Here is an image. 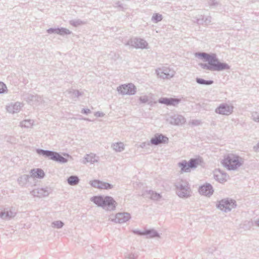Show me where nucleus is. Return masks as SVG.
<instances>
[{
    "label": "nucleus",
    "instance_id": "obj_1",
    "mask_svg": "<svg viewBox=\"0 0 259 259\" xmlns=\"http://www.w3.org/2000/svg\"><path fill=\"white\" fill-rule=\"evenodd\" d=\"M90 200L98 207L108 211L115 210L117 204L114 199L109 196H94L91 198Z\"/></svg>",
    "mask_w": 259,
    "mask_h": 259
},
{
    "label": "nucleus",
    "instance_id": "obj_2",
    "mask_svg": "<svg viewBox=\"0 0 259 259\" xmlns=\"http://www.w3.org/2000/svg\"><path fill=\"white\" fill-rule=\"evenodd\" d=\"M204 61L208 63V65H203V68L209 70L221 71L229 68V66L224 63L220 62L215 57L214 55H209L205 53H201L198 55Z\"/></svg>",
    "mask_w": 259,
    "mask_h": 259
},
{
    "label": "nucleus",
    "instance_id": "obj_3",
    "mask_svg": "<svg viewBox=\"0 0 259 259\" xmlns=\"http://www.w3.org/2000/svg\"><path fill=\"white\" fill-rule=\"evenodd\" d=\"M244 159L240 156L229 154L224 157L222 161L223 165L229 170H234L243 164Z\"/></svg>",
    "mask_w": 259,
    "mask_h": 259
},
{
    "label": "nucleus",
    "instance_id": "obj_4",
    "mask_svg": "<svg viewBox=\"0 0 259 259\" xmlns=\"http://www.w3.org/2000/svg\"><path fill=\"white\" fill-rule=\"evenodd\" d=\"M36 152L38 155L60 163H65L68 161L67 158L57 152L41 149H37Z\"/></svg>",
    "mask_w": 259,
    "mask_h": 259
},
{
    "label": "nucleus",
    "instance_id": "obj_5",
    "mask_svg": "<svg viewBox=\"0 0 259 259\" xmlns=\"http://www.w3.org/2000/svg\"><path fill=\"white\" fill-rule=\"evenodd\" d=\"M237 206L236 201L231 198H226L218 201L216 204L217 208L224 212L227 213Z\"/></svg>",
    "mask_w": 259,
    "mask_h": 259
},
{
    "label": "nucleus",
    "instance_id": "obj_6",
    "mask_svg": "<svg viewBox=\"0 0 259 259\" xmlns=\"http://www.w3.org/2000/svg\"><path fill=\"white\" fill-rule=\"evenodd\" d=\"M176 193L181 198H188L190 196V190L189 184L186 181L180 180L176 184Z\"/></svg>",
    "mask_w": 259,
    "mask_h": 259
},
{
    "label": "nucleus",
    "instance_id": "obj_7",
    "mask_svg": "<svg viewBox=\"0 0 259 259\" xmlns=\"http://www.w3.org/2000/svg\"><path fill=\"white\" fill-rule=\"evenodd\" d=\"M117 91L122 95H134L136 92V88L132 83L125 84L118 87Z\"/></svg>",
    "mask_w": 259,
    "mask_h": 259
},
{
    "label": "nucleus",
    "instance_id": "obj_8",
    "mask_svg": "<svg viewBox=\"0 0 259 259\" xmlns=\"http://www.w3.org/2000/svg\"><path fill=\"white\" fill-rule=\"evenodd\" d=\"M51 192V188L46 187L33 189L30 192V194L34 197L42 198L48 196Z\"/></svg>",
    "mask_w": 259,
    "mask_h": 259
},
{
    "label": "nucleus",
    "instance_id": "obj_9",
    "mask_svg": "<svg viewBox=\"0 0 259 259\" xmlns=\"http://www.w3.org/2000/svg\"><path fill=\"white\" fill-rule=\"evenodd\" d=\"M168 142V138L162 134L157 133L150 140V144L154 145H158L161 144H166Z\"/></svg>",
    "mask_w": 259,
    "mask_h": 259
},
{
    "label": "nucleus",
    "instance_id": "obj_10",
    "mask_svg": "<svg viewBox=\"0 0 259 259\" xmlns=\"http://www.w3.org/2000/svg\"><path fill=\"white\" fill-rule=\"evenodd\" d=\"M198 191L201 195L210 197L213 194L214 190L211 184L206 183L199 187Z\"/></svg>",
    "mask_w": 259,
    "mask_h": 259
},
{
    "label": "nucleus",
    "instance_id": "obj_11",
    "mask_svg": "<svg viewBox=\"0 0 259 259\" xmlns=\"http://www.w3.org/2000/svg\"><path fill=\"white\" fill-rule=\"evenodd\" d=\"M90 184L92 187L100 189L109 190L113 188V186L111 184L97 180L91 181Z\"/></svg>",
    "mask_w": 259,
    "mask_h": 259
},
{
    "label": "nucleus",
    "instance_id": "obj_12",
    "mask_svg": "<svg viewBox=\"0 0 259 259\" xmlns=\"http://www.w3.org/2000/svg\"><path fill=\"white\" fill-rule=\"evenodd\" d=\"M131 218L128 212H118L115 215L114 219L112 220L116 223L122 224L126 222Z\"/></svg>",
    "mask_w": 259,
    "mask_h": 259
},
{
    "label": "nucleus",
    "instance_id": "obj_13",
    "mask_svg": "<svg viewBox=\"0 0 259 259\" xmlns=\"http://www.w3.org/2000/svg\"><path fill=\"white\" fill-rule=\"evenodd\" d=\"M171 124H182L185 122V118L181 114H174L167 119Z\"/></svg>",
    "mask_w": 259,
    "mask_h": 259
},
{
    "label": "nucleus",
    "instance_id": "obj_14",
    "mask_svg": "<svg viewBox=\"0 0 259 259\" xmlns=\"http://www.w3.org/2000/svg\"><path fill=\"white\" fill-rule=\"evenodd\" d=\"M16 214V211L14 209L11 208H5L2 214H1V218L5 220H10L14 218Z\"/></svg>",
    "mask_w": 259,
    "mask_h": 259
},
{
    "label": "nucleus",
    "instance_id": "obj_15",
    "mask_svg": "<svg viewBox=\"0 0 259 259\" xmlns=\"http://www.w3.org/2000/svg\"><path fill=\"white\" fill-rule=\"evenodd\" d=\"M99 159V158L98 156H97L96 154L91 153L85 155L82 160V163L84 164H86L88 162L90 163H94L98 162Z\"/></svg>",
    "mask_w": 259,
    "mask_h": 259
},
{
    "label": "nucleus",
    "instance_id": "obj_16",
    "mask_svg": "<svg viewBox=\"0 0 259 259\" xmlns=\"http://www.w3.org/2000/svg\"><path fill=\"white\" fill-rule=\"evenodd\" d=\"M30 177L31 179L36 178L38 179H42L45 176L44 170L40 168H34L30 171Z\"/></svg>",
    "mask_w": 259,
    "mask_h": 259
},
{
    "label": "nucleus",
    "instance_id": "obj_17",
    "mask_svg": "<svg viewBox=\"0 0 259 259\" xmlns=\"http://www.w3.org/2000/svg\"><path fill=\"white\" fill-rule=\"evenodd\" d=\"M158 75L162 78H169L174 75V72L172 70L166 68L163 71L160 69L158 71Z\"/></svg>",
    "mask_w": 259,
    "mask_h": 259
},
{
    "label": "nucleus",
    "instance_id": "obj_18",
    "mask_svg": "<svg viewBox=\"0 0 259 259\" xmlns=\"http://www.w3.org/2000/svg\"><path fill=\"white\" fill-rule=\"evenodd\" d=\"M147 238H160L159 233L153 229H146L144 231Z\"/></svg>",
    "mask_w": 259,
    "mask_h": 259
},
{
    "label": "nucleus",
    "instance_id": "obj_19",
    "mask_svg": "<svg viewBox=\"0 0 259 259\" xmlns=\"http://www.w3.org/2000/svg\"><path fill=\"white\" fill-rule=\"evenodd\" d=\"M160 102L166 105L176 106L180 102V100L176 98H164L161 99Z\"/></svg>",
    "mask_w": 259,
    "mask_h": 259
},
{
    "label": "nucleus",
    "instance_id": "obj_20",
    "mask_svg": "<svg viewBox=\"0 0 259 259\" xmlns=\"http://www.w3.org/2000/svg\"><path fill=\"white\" fill-rule=\"evenodd\" d=\"M31 177L28 175H23L19 177L17 179V182L21 186H25L31 180Z\"/></svg>",
    "mask_w": 259,
    "mask_h": 259
},
{
    "label": "nucleus",
    "instance_id": "obj_21",
    "mask_svg": "<svg viewBox=\"0 0 259 259\" xmlns=\"http://www.w3.org/2000/svg\"><path fill=\"white\" fill-rule=\"evenodd\" d=\"M145 195L153 200H159L161 198V195L160 194L152 190L147 191Z\"/></svg>",
    "mask_w": 259,
    "mask_h": 259
},
{
    "label": "nucleus",
    "instance_id": "obj_22",
    "mask_svg": "<svg viewBox=\"0 0 259 259\" xmlns=\"http://www.w3.org/2000/svg\"><path fill=\"white\" fill-rule=\"evenodd\" d=\"M79 180L78 177L75 175L71 176L67 179L68 184L70 186L77 185L79 183Z\"/></svg>",
    "mask_w": 259,
    "mask_h": 259
},
{
    "label": "nucleus",
    "instance_id": "obj_23",
    "mask_svg": "<svg viewBox=\"0 0 259 259\" xmlns=\"http://www.w3.org/2000/svg\"><path fill=\"white\" fill-rule=\"evenodd\" d=\"M178 165L181 167L182 172H188L190 170V167L189 163L186 160H183L179 162Z\"/></svg>",
    "mask_w": 259,
    "mask_h": 259
},
{
    "label": "nucleus",
    "instance_id": "obj_24",
    "mask_svg": "<svg viewBox=\"0 0 259 259\" xmlns=\"http://www.w3.org/2000/svg\"><path fill=\"white\" fill-rule=\"evenodd\" d=\"M111 147L114 150L117 152H120L124 149V145L122 142L113 143L111 145Z\"/></svg>",
    "mask_w": 259,
    "mask_h": 259
},
{
    "label": "nucleus",
    "instance_id": "obj_25",
    "mask_svg": "<svg viewBox=\"0 0 259 259\" xmlns=\"http://www.w3.org/2000/svg\"><path fill=\"white\" fill-rule=\"evenodd\" d=\"M219 173H215L213 175L214 179L218 182L223 183L227 181L226 179V175L224 174L219 170Z\"/></svg>",
    "mask_w": 259,
    "mask_h": 259
},
{
    "label": "nucleus",
    "instance_id": "obj_26",
    "mask_svg": "<svg viewBox=\"0 0 259 259\" xmlns=\"http://www.w3.org/2000/svg\"><path fill=\"white\" fill-rule=\"evenodd\" d=\"M33 120L30 119L24 120L20 122V126L24 127H30L33 124Z\"/></svg>",
    "mask_w": 259,
    "mask_h": 259
},
{
    "label": "nucleus",
    "instance_id": "obj_27",
    "mask_svg": "<svg viewBox=\"0 0 259 259\" xmlns=\"http://www.w3.org/2000/svg\"><path fill=\"white\" fill-rule=\"evenodd\" d=\"M188 163L190 168H196L198 164V159L197 158H191L189 160Z\"/></svg>",
    "mask_w": 259,
    "mask_h": 259
},
{
    "label": "nucleus",
    "instance_id": "obj_28",
    "mask_svg": "<svg viewBox=\"0 0 259 259\" xmlns=\"http://www.w3.org/2000/svg\"><path fill=\"white\" fill-rule=\"evenodd\" d=\"M64 225V223L61 221H56L52 223L53 228L60 229Z\"/></svg>",
    "mask_w": 259,
    "mask_h": 259
},
{
    "label": "nucleus",
    "instance_id": "obj_29",
    "mask_svg": "<svg viewBox=\"0 0 259 259\" xmlns=\"http://www.w3.org/2000/svg\"><path fill=\"white\" fill-rule=\"evenodd\" d=\"M138 254L136 253H130L124 254L125 259H137Z\"/></svg>",
    "mask_w": 259,
    "mask_h": 259
},
{
    "label": "nucleus",
    "instance_id": "obj_30",
    "mask_svg": "<svg viewBox=\"0 0 259 259\" xmlns=\"http://www.w3.org/2000/svg\"><path fill=\"white\" fill-rule=\"evenodd\" d=\"M231 108H230L229 106L222 105V106H220V107L218 108V110L220 113L221 112H225L226 111L229 112V111H230V109Z\"/></svg>",
    "mask_w": 259,
    "mask_h": 259
},
{
    "label": "nucleus",
    "instance_id": "obj_31",
    "mask_svg": "<svg viewBox=\"0 0 259 259\" xmlns=\"http://www.w3.org/2000/svg\"><path fill=\"white\" fill-rule=\"evenodd\" d=\"M196 81L198 83L202 84H210L212 83V81H206L201 78H197Z\"/></svg>",
    "mask_w": 259,
    "mask_h": 259
},
{
    "label": "nucleus",
    "instance_id": "obj_32",
    "mask_svg": "<svg viewBox=\"0 0 259 259\" xmlns=\"http://www.w3.org/2000/svg\"><path fill=\"white\" fill-rule=\"evenodd\" d=\"M190 123L192 125H194V126H197V125H199L201 124V120H198V119H195V120H192L191 122H190Z\"/></svg>",
    "mask_w": 259,
    "mask_h": 259
},
{
    "label": "nucleus",
    "instance_id": "obj_33",
    "mask_svg": "<svg viewBox=\"0 0 259 259\" xmlns=\"http://www.w3.org/2000/svg\"><path fill=\"white\" fill-rule=\"evenodd\" d=\"M6 89L7 87L6 85L4 83L0 82V93L5 92Z\"/></svg>",
    "mask_w": 259,
    "mask_h": 259
},
{
    "label": "nucleus",
    "instance_id": "obj_34",
    "mask_svg": "<svg viewBox=\"0 0 259 259\" xmlns=\"http://www.w3.org/2000/svg\"><path fill=\"white\" fill-rule=\"evenodd\" d=\"M132 232L135 234H137V235H140V236L145 235L144 231H141L139 230H133L132 231Z\"/></svg>",
    "mask_w": 259,
    "mask_h": 259
},
{
    "label": "nucleus",
    "instance_id": "obj_35",
    "mask_svg": "<svg viewBox=\"0 0 259 259\" xmlns=\"http://www.w3.org/2000/svg\"><path fill=\"white\" fill-rule=\"evenodd\" d=\"M153 18L156 21H159L161 20L162 19V16L160 15L156 14L153 16Z\"/></svg>",
    "mask_w": 259,
    "mask_h": 259
},
{
    "label": "nucleus",
    "instance_id": "obj_36",
    "mask_svg": "<svg viewBox=\"0 0 259 259\" xmlns=\"http://www.w3.org/2000/svg\"><path fill=\"white\" fill-rule=\"evenodd\" d=\"M252 117L255 121L259 122V114H252Z\"/></svg>",
    "mask_w": 259,
    "mask_h": 259
},
{
    "label": "nucleus",
    "instance_id": "obj_37",
    "mask_svg": "<svg viewBox=\"0 0 259 259\" xmlns=\"http://www.w3.org/2000/svg\"><path fill=\"white\" fill-rule=\"evenodd\" d=\"M150 145V143L143 142L141 143L140 147L142 148H145L147 146H149Z\"/></svg>",
    "mask_w": 259,
    "mask_h": 259
},
{
    "label": "nucleus",
    "instance_id": "obj_38",
    "mask_svg": "<svg viewBox=\"0 0 259 259\" xmlns=\"http://www.w3.org/2000/svg\"><path fill=\"white\" fill-rule=\"evenodd\" d=\"M253 150L256 152H259V142L253 147Z\"/></svg>",
    "mask_w": 259,
    "mask_h": 259
},
{
    "label": "nucleus",
    "instance_id": "obj_39",
    "mask_svg": "<svg viewBox=\"0 0 259 259\" xmlns=\"http://www.w3.org/2000/svg\"><path fill=\"white\" fill-rule=\"evenodd\" d=\"M79 119H83L85 120H87L88 121H94L95 120V118H79Z\"/></svg>",
    "mask_w": 259,
    "mask_h": 259
},
{
    "label": "nucleus",
    "instance_id": "obj_40",
    "mask_svg": "<svg viewBox=\"0 0 259 259\" xmlns=\"http://www.w3.org/2000/svg\"><path fill=\"white\" fill-rule=\"evenodd\" d=\"M96 117H102L104 114H94Z\"/></svg>",
    "mask_w": 259,
    "mask_h": 259
},
{
    "label": "nucleus",
    "instance_id": "obj_41",
    "mask_svg": "<svg viewBox=\"0 0 259 259\" xmlns=\"http://www.w3.org/2000/svg\"><path fill=\"white\" fill-rule=\"evenodd\" d=\"M255 225L258 227H259V219L255 221Z\"/></svg>",
    "mask_w": 259,
    "mask_h": 259
},
{
    "label": "nucleus",
    "instance_id": "obj_42",
    "mask_svg": "<svg viewBox=\"0 0 259 259\" xmlns=\"http://www.w3.org/2000/svg\"><path fill=\"white\" fill-rule=\"evenodd\" d=\"M64 155L66 156L67 157L70 156V155L68 154H64Z\"/></svg>",
    "mask_w": 259,
    "mask_h": 259
},
{
    "label": "nucleus",
    "instance_id": "obj_43",
    "mask_svg": "<svg viewBox=\"0 0 259 259\" xmlns=\"http://www.w3.org/2000/svg\"><path fill=\"white\" fill-rule=\"evenodd\" d=\"M3 211H1V212H0V217H1V214H2V212H3Z\"/></svg>",
    "mask_w": 259,
    "mask_h": 259
}]
</instances>
